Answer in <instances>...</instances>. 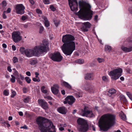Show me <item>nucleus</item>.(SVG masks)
Listing matches in <instances>:
<instances>
[{
    "label": "nucleus",
    "instance_id": "obj_5",
    "mask_svg": "<svg viewBox=\"0 0 132 132\" xmlns=\"http://www.w3.org/2000/svg\"><path fill=\"white\" fill-rule=\"evenodd\" d=\"M48 119L44 117H39L36 119V121L39 128L41 132H55V126L53 125V123L49 121L47 123L50 126L44 127L43 125V122Z\"/></svg>",
    "mask_w": 132,
    "mask_h": 132
},
{
    "label": "nucleus",
    "instance_id": "obj_62",
    "mask_svg": "<svg viewBox=\"0 0 132 132\" xmlns=\"http://www.w3.org/2000/svg\"><path fill=\"white\" fill-rule=\"evenodd\" d=\"M35 74L36 75V77L37 78H38V76L39 75V73L37 72H36L35 73Z\"/></svg>",
    "mask_w": 132,
    "mask_h": 132
},
{
    "label": "nucleus",
    "instance_id": "obj_7",
    "mask_svg": "<svg viewBox=\"0 0 132 132\" xmlns=\"http://www.w3.org/2000/svg\"><path fill=\"white\" fill-rule=\"evenodd\" d=\"M122 72V69L119 68L111 71L108 74L113 80H116L121 75Z\"/></svg>",
    "mask_w": 132,
    "mask_h": 132
},
{
    "label": "nucleus",
    "instance_id": "obj_2",
    "mask_svg": "<svg viewBox=\"0 0 132 132\" xmlns=\"http://www.w3.org/2000/svg\"><path fill=\"white\" fill-rule=\"evenodd\" d=\"M116 122V116L111 114H106L102 115L98 122L100 129L106 131L112 126Z\"/></svg>",
    "mask_w": 132,
    "mask_h": 132
},
{
    "label": "nucleus",
    "instance_id": "obj_53",
    "mask_svg": "<svg viewBox=\"0 0 132 132\" xmlns=\"http://www.w3.org/2000/svg\"><path fill=\"white\" fill-rule=\"evenodd\" d=\"M19 76L20 77L21 79L22 80H23L24 79V77L21 74H20Z\"/></svg>",
    "mask_w": 132,
    "mask_h": 132
},
{
    "label": "nucleus",
    "instance_id": "obj_28",
    "mask_svg": "<svg viewBox=\"0 0 132 132\" xmlns=\"http://www.w3.org/2000/svg\"><path fill=\"white\" fill-rule=\"evenodd\" d=\"M37 63V60H31L30 62V64L32 65H34Z\"/></svg>",
    "mask_w": 132,
    "mask_h": 132
},
{
    "label": "nucleus",
    "instance_id": "obj_57",
    "mask_svg": "<svg viewBox=\"0 0 132 132\" xmlns=\"http://www.w3.org/2000/svg\"><path fill=\"white\" fill-rule=\"evenodd\" d=\"M44 94L46 93L47 92V90L45 89L41 91Z\"/></svg>",
    "mask_w": 132,
    "mask_h": 132
},
{
    "label": "nucleus",
    "instance_id": "obj_30",
    "mask_svg": "<svg viewBox=\"0 0 132 132\" xmlns=\"http://www.w3.org/2000/svg\"><path fill=\"white\" fill-rule=\"evenodd\" d=\"M30 98L29 97H27L25 98L23 100V102L25 103H27L30 101Z\"/></svg>",
    "mask_w": 132,
    "mask_h": 132
},
{
    "label": "nucleus",
    "instance_id": "obj_31",
    "mask_svg": "<svg viewBox=\"0 0 132 132\" xmlns=\"http://www.w3.org/2000/svg\"><path fill=\"white\" fill-rule=\"evenodd\" d=\"M11 91L12 93V94L11 95V96L12 98H13L16 95V92L13 90L12 89L11 90Z\"/></svg>",
    "mask_w": 132,
    "mask_h": 132
},
{
    "label": "nucleus",
    "instance_id": "obj_43",
    "mask_svg": "<svg viewBox=\"0 0 132 132\" xmlns=\"http://www.w3.org/2000/svg\"><path fill=\"white\" fill-rule=\"evenodd\" d=\"M44 31V28L42 26H40V27L39 32L42 33Z\"/></svg>",
    "mask_w": 132,
    "mask_h": 132
},
{
    "label": "nucleus",
    "instance_id": "obj_33",
    "mask_svg": "<svg viewBox=\"0 0 132 132\" xmlns=\"http://www.w3.org/2000/svg\"><path fill=\"white\" fill-rule=\"evenodd\" d=\"M11 80L12 82L14 83L15 81V77L13 75H11Z\"/></svg>",
    "mask_w": 132,
    "mask_h": 132
},
{
    "label": "nucleus",
    "instance_id": "obj_42",
    "mask_svg": "<svg viewBox=\"0 0 132 132\" xmlns=\"http://www.w3.org/2000/svg\"><path fill=\"white\" fill-rule=\"evenodd\" d=\"M44 97L45 98L47 99L48 100H51L52 99V97L49 96H45Z\"/></svg>",
    "mask_w": 132,
    "mask_h": 132
},
{
    "label": "nucleus",
    "instance_id": "obj_36",
    "mask_svg": "<svg viewBox=\"0 0 132 132\" xmlns=\"http://www.w3.org/2000/svg\"><path fill=\"white\" fill-rule=\"evenodd\" d=\"M43 3L45 4H50L49 0H43Z\"/></svg>",
    "mask_w": 132,
    "mask_h": 132
},
{
    "label": "nucleus",
    "instance_id": "obj_6",
    "mask_svg": "<svg viewBox=\"0 0 132 132\" xmlns=\"http://www.w3.org/2000/svg\"><path fill=\"white\" fill-rule=\"evenodd\" d=\"M78 124L77 129L79 131L86 132L88 129V126L87 121L85 119L79 118L77 120Z\"/></svg>",
    "mask_w": 132,
    "mask_h": 132
},
{
    "label": "nucleus",
    "instance_id": "obj_41",
    "mask_svg": "<svg viewBox=\"0 0 132 132\" xmlns=\"http://www.w3.org/2000/svg\"><path fill=\"white\" fill-rule=\"evenodd\" d=\"M103 80L105 82H107L108 81V79L106 76H103L102 77Z\"/></svg>",
    "mask_w": 132,
    "mask_h": 132
},
{
    "label": "nucleus",
    "instance_id": "obj_23",
    "mask_svg": "<svg viewBox=\"0 0 132 132\" xmlns=\"http://www.w3.org/2000/svg\"><path fill=\"white\" fill-rule=\"evenodd\" d=\"M119 116L120 118L123 120H125L126 119V115L122 111L119 114Z\"/></svg>",
    "mask_w": 132,
    "mask_h": 132
},
{
    "label": "nucleus",
    "instance_id": "obj_44",
    "mask_svg": "<svg viewBox=\"0 0 132 132\" xmlns=\"http://www.w3.org/2000/svg\"><path fill=\"white\" fill-rule=\"evenodd\" d=\"M97 60L98 62L100 63L103 62L104 61V60L103 59L100 58H98Z\"/></svg>",
    "mask_w": 132,
    "mask_h": 132
},
{
    "label": "nucleus",
    "instance_id": "obj_22",
    "mask_svg": "<svg viewBox=\"0 0 132 132\" xmlns=\"http://www.w3.org/2000/svg\"><path fill=\"white\" fill-rule=\"evenodd\" d=\"M7 3L5 1H3L2 3L0 4V9L3 10L6 6Z\"/></svg>",
    "mask_w": 132,
    "mask_h": 132
},
{
    "label": "nucleus",
    "instance_id": "obj_8",
    "mask_svg": "<svg viewBox=\"0 0 132 132\" xmlns=\"http://www.w3.org/2000/svg\"><path fill=\"white\" fill-rule=\"evenodd\" d=\"M87 108L85 107L84 109L79 111L80 114L83 116L89 117H94V115L92 111L87 110Z\"/></svg>",
    "mask_w": 132,
    "mask_h": 132
},
{
    "label": "nucleus",
    "instance_id": "obj_16",
    "mask_svg": "<svg viewBox=\"0 0 132 132\" xmlns=\"http://www.w3.org/2000/svg\"><path fill=\"white\" fill-rule=\"evenodd\" d=\"M59 86L57 84L53 85V86L51 88V89L52 93L55 95L57 94L59 92L58 89Z\"/></svg>",
    "mask_w": 132,
    "mask_h": 132
},
{
    "label": "nucleus",
    "instance_id": "obj_20",
    "mask_svg": "<svg viewBox=\"0 0 132 132\" xmlns=\"http://www.w3.org/2000/svg\"><path fill=\"white\" fill-rule=\"evenodd\" d=\"M61 84L62 86L65 87L66 88H67L69 89H71L72 87L68 83L62 80L61 82Z\"/></svg>",
    "mask_w": 132,
    "mask_h": 132
},
{
    "label": "nucleus",
    "instance_id": "obj_39",
    "mask_svg": "<svg viewBox=\"0 0 132 132\" xmlns=\"http://www.w3.org/2000/svg\"><path fill=\"white\" fill-rule=\"evenodd\" d=\"M14 75L15 76L17 77H17H18L19 76V73L18 71L16 70H15L14 73Z\"/></svg>",
    "mask_w": 132,
    "mask_h": 132
},
{
    "label": "nucleus",
    "instance_id": "obj_47",
    "mask_svg": "<svg viewBox=\"0 0 132 132\" xmlns=\"http://www.w3.org/2000/svg\"><path fill=\"white\" fill-rule=\"evenodd\" d=\"M50 9L53 11H55L56 10V9L54 7V6L52 5H51L50 6Z\"/></svg>",
    "mask_w": 132,
    "mask_h": 132
},
{
    "label": "nucleus",
    "instance_id": "obj_18",
    "mask_svg": "<svg viewBox=\"0 0 132 132\" xmlns=\"http://www.w3.org/2000/svg\"><path fill=\"white\" fill-rule=\"evenodd\" d=\"M131 44L129 47H127L122 46L121 47V50L125 52H129L132 51V42H131Z\"/></svg>",
    "mask_w": 132,
    "mask_h": 132
},
{
    "label": "nucleus",
    "instance_id": "obj_10",
    "mask_svg": "<svg viewBox=\"0 0 132 132\" xmlns=\"http://www.w3.org/2000/svg\"><path fill=\"white\" fill-rule=\"evenodd\" d=\"M16 12L17 14H23L25 12L24 10L25 7L22 4L16 5L15 7Z\"/></svg>",
    "mask_w": 132,
    "mask_h": 132
},
{
    "label": "nucleus",
    "instance_id": "obj_46",
    "mask_svg": "<svg viewBox=\"0 0 132 132\" xmlns=\"http://www.w3.org/2000/svg\"><path fill=\"white\" fill-rule=\"evenodd\" d=\"M36 11L37 13L38 14H41L42 13V11L39 9H37Z\"/></svg>",
    "mask_w": 132,
    "mask_h": 132
},
{
    "label": "nucleus",
    "instance_id": "obj_51",
    "mask_svg": "<svg viewBox=\"0 0 132 132\" xmlns=\"http://www.w3.org/2000/svg\"><path fill=\"white\" fill-rule=\"evenodd\" d=\"M12 48L13 51H15L16 50V47L14 45H13L12 46Z\"/></svg>",
    "mask_w": 132,
    "mask_h": 132
},
{
    "label": "nucleus",
    "instance_id": "obj_29",
    "mask_svg": "<svg viewBox=\"0 0 132 132\" xmlns=\"http://www.w3.org/2000/svg\"><path fill=\"white\" fill-rule=\"evenodd\" d=\"M76 62L80 64H83L84 62V60L83 59H79L76 61Z\"/></svg>",
    "mask_w": 132,
    "mask_h": 132
},
{
    "label": "nucleus",
    "instance_id": "obj_38",
    "mask_svg": "<svg viewBox=\"0 0 132 132\" xmlns=\"http://www.w3.org/2000/svg\"><path fill=\"white\" fill-rule=\"evenodd\" d=\"M32 80L35 82H39L40 81L39 77L38 78V79L36 78H32Z\"/></svg>",
    "mask_w": 132,
    "mask_h": 132
},
{
    "label": "nucleus",
    "instance_id": "obj_24",
    "mask_svg": "<svg viewBox=\"0 0 132 132\" xmlns=\"http://www.w3.org/2000/svg\"><path fill=\"white\" fill-rule=\"evenodd\" d=\"M108 92V95L110 96L111 95L115 93H116V90L112 88L109 90Z\"/></svg>",
    "mask_w": 132,
    "mask_h": 132
},
{
    "label": "nucleus",
    "instance_id": "obj_60",
    "mask_svg": "<svg viewBox=\"0 0 132 132\" xmlns=\"http://www.w3.org/2000/svg\"><path fill=\"white\" fill-rule=\"evenodd\" d=\"M54 23L56 27H57L58 26L59 24V23L58 22L55 21L54 22Z\"/></svg>",
    "mask_w": 132,
    "mask_h": 132
},
{
    "label": "nucleus",
    "instance_id": "obj_50",
    "mask_svg": "<svg viewBox=\"0 0 132 132\" xmlns=\"http://www.w3.org/2000/svg\"><path fill=\"white\" fill-rule=\"evenodd\" d=\"M7 70L8 71L10 72H12V70L11 69V67L10 66H8L7 67Z\"/></svg>",
    "mask_w": 132,
    "mask_h": 132
},
{
    "label": "nucleus",
    "instance_id": "obj_59",
    "mask_svg": "<svg viewBox=\"0 0 132 132\" xmlns=\"http://www.w3.org/2000/svg\"><path fill=\"white\" fill-rule=\"evenodd\" d=\"M5 12H4V13L3 14V18L4 19H6L7 18V16H6V15H5Z\"/></svg>",
    "mask_w": 132,
    "mask_h": 132
},
{
    "label": "nucleus",
    "instance_id": "obj_61",
    "mask_svg": "<svg viewBox=\"0 0 132 132\" xmlns=\"http://www.w3.org/2000/svg\"><path fill=\"white\" fill-rule=\"evenodd\" d=\"M3 47L5 48H6L7 47V45L5 43H4L2 44Z\"/></svg>",
    "mask_w": 132,
    "mask_h": 132
},
{
    "label": "nucleus",
    "instance_id": "obj_4",
    "mask_svg": "<svg viewBox=\"0 0 132 132\" xmlns=\"http://www.w3.org/2000/svg\"><path fill=\"white\" fill-rule=\"evenodd\" d=\"M48 45V42L44 40L42 44L35 47L33 49H26L25 54L28 57H31L34 55L37 56L41 52L46 53L49 50Z\"/></svg>",
    "mask_w": 132,
    "mask_h": 132
},
{
    "label": "nucleus",
    "instance_id": "obj_64",
    "mask_svg": "<svg viewBox=\"0 0 132 132\" xmlns=\"http://www.w3.org/2000/svg\"><path fill=\"white\" fill-rule=\"evenodd\" d=\"M19 114L21 116H22L23 115V112L21 111L19 112Z\"/></svg>",
    "mask_w": 132,
    "mask_h": 132
},
{
    "label": "nucleus",
    "instance_id": "obj_27",
    "mask_svg": "<svg viewBox=\"0 0 132 132\" xmlns=\"http://www.w3.org/2000/svg\"><path fill=\"white\" fill-rule=\"evenodd\" d=\"M26 50L24 47H21L20 48V53L22 54H25Z\"/></svg>",
    "mask_w": 132,
    "mask_h": 132
},
{
    "label": "nucleus",
    "instance_id": "obj_25",
    "mask_svg": "<svg viewBox=\"0 0 132 132\" xmlns=\"http://www.w3.org/2000/svg\"><path fill=\"white\" fill-rule=\"evenodd\" d=\"M112 48L111 46L108 45H105V51L110 52L111 51Z\"/></svg>",
    "mask_w": 132,
    "mask_h": 132
},
{
    "label": "nucleus",
    "instance_id": "obj_49",
    "mask_svg": "<svg viewBox=\"0 0 132 132\" xmlns=\"http://www.w3.org/2000/svg\"><path fill=\"white\" fill-rule=\"evenodd\" d=\"M4 123L8 127H10V125L8 121L5 122Z\"/></svg>",
    "mask_w": 132,
    "mask_h": 132
},
{
    "label": "nucleus",
    "instance_id": "obj_48",
    "mask_svg": "<svg viewBox=\"0 0 132 132\" xmlns=\"http://www.w3.org/2000/svg\"><path fill=\"white\" fill-rule=\"evenodd\" d=\"M11 11V9L10 8H9L7 11H4V12L6 13H9Z\"/></svg>",
    "mask_w": 132,
    "mask_h": 132
},
{
    "label": "nucleus",
    "instance_id": "obj_15",
    "mask_svg": "<svg viewBox=\"0 0 132 132\" xmlns=\"http://www.w3.org/2000/svg\"><path fill=\"white\" fill-rule=\"evenodd\" d=\"M81 88L84 90L86 91H91L94 89L93 87L90 84L87 83L82 84L81 86Z\"/></svg>",
    "mask_w": 132,
    "mask_h": 132
},
{
    "label": "nucleus",
    "instance_id": "obj_19",
    "mask_svg": "<svg viewBox=\"0 0 132 132\" xmlns=\"http://www.w3.org/2000/svg\"><path fill=\"white\" fill-rule=\"evenodd\" d=\"M57 110L60 113L63 114H65L67 112V109L64 107L58 108Z\"/></svg>",
    "mask_w": 132,
    "mask_h": 132
},
{
    "label": "nucleus",
    "instance_id": "obj_21",
    "mask_svg": "<svg viewBox=\"0 0 132 132\" xmlns=\"http://www.w3.org/2000/svg\"><path fill=\"white\" fill-rule=\"evenodd\" d=\"M42 18L43 19V21L46 27H47L50 25L49 22L47 20V18L45 16H42Z\"/></svg>",
    "mask_w": 132,
    "mask_h": 132
},
{
    "label": "nucleus",
    "instance_id": "obj_56",
    "mask_svg": "<svg viewBox=\"0 0 132 132\" xmlns=\"http://www.w3.org/2000/svg\"><path fill=\"white\" fill-rule=\"evenodd\" d=\"M17 80L20 84H22V82L20 80V79L18 77H17Z\"/></svg>",
    "mask_w": 132,
    "mask_h": 132
},
{
    "label": "nucleus",
    "instance_id": "obj_54",
    "mask_svg": "<svg viewBox=\"0 0 132 132\" xmlns=\"http://www.w3.org/2000/svg\"><path fill=\"white\" fill-rule=\"evenodd\" d=\"M125 98V97L124 95H121L120 96V99L121 101L122 100Z\"/></svg>",
    "mask_w": 132,
    "mask_h": 132
},
{
    "label": "nucleus",
    "instance_id": "obj_55",
    "mask_svg": "<svg viewBox=\"0 0 132 132\" xmlns=\"http://www.w3.org/2000/svg\"><path fill=\"white\" fill-rule=\"evenodd\" d=\"M30 3L32 5H34L35 4V2L33 0H29Z\"/></svg>",
    "mask_w": 132,
    "mask_h": 132
},
{
    "label": "nucleus",
    "instance_id": "obj_45",
    "mask_svg": "<svg viewBox=\"0 0 132 132\" xmlns=\"http://www.w3.org/2000/svg\"><path fill=\"white\" fill-rule=\"evenodd\" d=\"M76 97H77V98H79L80 97V94L79 92H78L76 93H75V94Z\"/></svg>",
    "mask_w": 132,
    "mask_h": 132
},
{
    "label": "nucleus",
    "instance_id": "obj_11",
    "mask_svg": "<svg viewBox=\"0 0 132 132\" xmlns=\"http://www.w3.org/2000/svg\"><path fill=\"white\" fill-rule=\"evenodd\" d=\"M51 58L53 61L57 62L61 61L62 59V57L59 52H56L50 56Z\"/></svg>",
    "mask_w": 132,
    "mask_h": 132
},
{
    "label": "nucleus",
    "instance_id": "obj_26",
    "mask_svg": "<svg viewBox=\"0 0 132 132\" xmlns=\"http://www.w3.org/2000/svg\"><path fill=\"white\" fill-rule=\"evenodd\" d=\"M91 76L90 73H87L85 75V79L86 80H89L90 79Z\"/></svg>",
    "mask_w": 132,
    "mask_h": 132
},
{
    "label": "nucleus",
    "instance_id": "obj_32",
    "mask_svg": "<svg viewBox=\"0 0 132 132\" xmlns=\"http://www.w3.org/2000/svg\"><path fill=\"white\" fill-rule=\"evenodd\" d=\"M25 79L28 83L29 84L30 83L31 80L29 77H26L25 78Z\"/></svg>",
    "mask_w": 132,
    "mask_h": 132
},
{
    "label": "nucleus",
    "instance_id": "obj_37",
    "mask_svg": "<svg viewBox=\"0 0 132 132\" xmlns=\"http://www.w3.org/2000/svg\"><path fill=\"white\" fill-rule=\"evenodd\" d=\"M126 94L129 98L132 101V95L129 92H127Z\"/></svg>",
    "mask_w": 132,
    "mask_h": 132
},
{
    "label": "nucleus",
    "instance_id": "obj_35",
    "mask_svg": "<svg viewBox=\"0 0 132 132\" xmlns=\"http://www.w3.org/2000/svg\"><path fill=\"white\" fill-rule=\"evenodd\" d=\"M3 94L5 96H7L9 94V92L8 90H5L3 92Z\"/></svg>",
    "mask_w": 132,
    "mask_h": 132
},
{
    "label": "nucleus",
    "instance_id": "obj_52",
    "mask_svg": "<svg viewBox=\"0 0 132 132\" xmlns=\"http://www.w3.org/2000/svg\"><path fill=\"white\" fill-rule=\"evenodd\" d=\"M26 75L29 76H31V73L29 71H27L26 72Z\"/></svg>",
    "mask_w": 132,
    "mask_h": 132
},
{
    "label": "nucleus",
    "instance_id": "obj_63",
    "mask_svg": "<svg viewBox=\"0 0 132 132\" xmlns=\"http://www.w3.org/2000/svg\"><path fill=\"white\" fill-rule=\"evenodd\" d=\"M61 93L63 95H64L65 94V91L64 90H63L61 91Z\"/></svg>",
    "mask_w": 132,
    "mask_h": 132
},
{
    "label": "nucleus",
    "instance_id": "obj_1",
    "mask_svg": "<svg viewBox=\"0 0 132 132\" xmlns=\"http://www.w3.org/2000/svg\"><path fill=\"white\" fill-rule=\"evenodd\" d=\"M75 38L70 35H66L62 36V41L64 43L62 49L64 53L66 55H71L75 49V44L73 41Z\"/></svg>",
    "mask_w": 132,
    "mask_h": 132
},
{
    "label": "nucleus",
    "instance_id": "obj_40",
    "mask_svg": "<svg viewBox=\"0 0 132 132\" xmlns=\"http://www.w3.org/2000/svg\"><path fill=\"white\" fill-rule=\"evenodd\" d=\"M28 18L27 16L23 15L22 16L21 19L22 21H24L27 19Z\"/></svg>",
    "mask_w": 132,
    "mask_h": 132
},
{
    "label": "nucleus",
    "instance_id": "obj_3",
    "mask_svg": "<svg viewBox=\"0 0 132 132\" xmlns=\"http://www.w3.org/2000/svg\"><path fill=\"white\" fill-rule=\"evenodd\" d=\"M79 3L80 10L76 13V14L83 20L90 19L92 18V13L90 5L81 1H79Z\"/></svg>",
    "mask_w": 132,
    "mask_h": 132
},
{
    "label": "nucleus",
    "instance_id": "obj_12",
    "mask_svg": "<svg viewBox=\"0 0 132 132\" xmlns=\"http://www.w3.org/2000/svg\"><path fill=\"white\" fill-rule=\"evenodd\" d=\"M12 37L13 41L16 43L20 41L22 39L20 33L19 32L14 31L12 33Z\"/></svg>",
    "mask_w": 132,
    "mask_h": 132
},
{
    "label": "nucleus",
    "instance_id": "obj_58",
    "mask_svg": "<svg viewBox=\"0 0 132 132\" xmlns=\"http://www.w3.org/2000/svg\"><path fill=\"white\" fill-rule=\"evenodd\" d=\"M21 128H23L25 129H27L28 128L27 127L26 125H24V126L21 127Z\"/></svg>",
    "mask_w": 132,
    "mask_h": 132
},
{
    "label": "nucleus",
    "instance_id": "obj_13",
    "mask_svg": "<svg viewBox=\"0 0 132 132\" xmlns=\"http://www.w3.org/2000/svg\"><path fill=\"white\" fill-rule=\"evenodd\" d=\"M75 99L73 96H68L65 99L63 103L64 104L68 103L69 104L71 105L75 102Z\"/></svg>",
    "mask_w": 132,
    "mask_h": 132
},
{
    "label": "nucleus",
    "instance_id": "obj_17",
    "mask_svg": "<svg viewBox=\"0 0 132 132\" xmlns=\"http://www.w3.org/2000/svg\"><path fill=\"white\" fill-rule=\"evenodd\" d=\"M82 24L84 25L81 28L82 30L84 32L87 31H88V28H89L90 27L91 24L90 23L87 22L83 23Z\"/></svg>",
    "mask_w": 132,
    "mask_h": 132
},
{
    "label": "nucleus",
    "instance_id": "obj_34",
    "mask_svg": "<svg viewBox=\"0 0 132 132\" xmlns=\"http://www.w3.org/2000/svg\"><path fill=\"white\" fill-rule=\"evenodd\" d=\"M12 60L13 63H14L18 62V58L15 56L13 57Z\"/></svg>",
    "mask_w": 132,
    "mask_h": 132
},
{
    "label": "nucleus",
    "instance_id": "obj_14",
    "mask_svg": "<svg viewBox=\"0 0 132 132\" xmlns=\"http://www.w3.org/2000/svg\"><path fill=\"white\" fill-rule=\"evenodd\" d=\"M38 102L39 105L44 109L47 110L48 109V104L44 100L42 99H39L38 100Z\"/></svg>",
    "mask_w": 132,
    "mask_h": 132
},
{
    "label": "nucleus",
    "instance_id": "obj_9",
    "mask_svg": "<svg viewBox=\"0 0 132 132\" xmlns=\"http://www.w3.org/2000/svg\"><path fill=\"white\" fill-rule=\"evenodd\" d=\"M68 1L71 10L77 11L78 10L77 0H68Z\"/></svg>",
    "mask_w": 132,
    "mask_h": 132
}]
</instances>
